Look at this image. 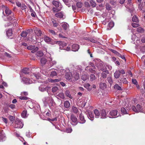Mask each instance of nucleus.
Listing matches in <instances>:
<instances>
[{
	"instance_id": "49",
	"label": "nucleus",
	"mask_w": 145,
	"mask_h": 145,
	"mask_svg": "<svg viewBox=\"0 0 145 145\" xmlns=\"http://www.w3.org/2000/svg\"><path fill=\"white\" fill-rule=\"evenodd\" d=\"M81 79L84 81H85L88 78V77L86 75H84L81 76Z\"/></svg>"
},
{
	"instance_id": "15",
	"label": "nucleus",
	"mask_w": 145,
	"mask_h": 145,
	"mask_svg": "<svg viewBox=\"0 0 145 145\" xmlns=\"http://www.w3.org/2000/svg\"><path fill=\"white\" fill-rule=\"evenodd\" d=\"M72 74L70 72H69L66 73L65 77L67 80H70L72 78Z\"/></svg>"
},
{
	"instance_id": "9",
	"label": "nucleus",
	"mask_w": 145,
	"mask_h": 145,
	"mask_svg": "<svg viewBox=\"0 0 145 145\" xmlns=\"http://www.w3.org/2000/svg\"><path fill=\"white\" fill-rule=\"evenodd\" d=\"M101 118H105L107 117V114L104 109H103L100 111V116Z\"/></svg>"
},
{
	"instance_id": "19",
	"label": "nucleus",
	"mask_w": 145,
	"mask_h": 145,
	"mask_svg": "<svg viewBox=\"0 0 145 145\" xmlns=\"http://www.w3.org/2000/svg\"><path fill=\"white\" fill-rule=\"evenodd\" d=\"M27 110H23L21 116L24 118H26L27 117L28 114H27Z\"/></svg>"
},
{
	"instance_id": "35",
	"label": "nucleus",
	"mask_w": 145,
	"mask_h": 145,
	"mask_svg": "<svg viewBox=\"0 0 145 145\" xmlns=\"http://www.w3.org/2000/svg\"><path fill=\"white\" fill-rule=\"evenodd\" d=\"M47 62V60L46 59L43 58L40 60V62L42 65L45 64Z\"/></svg>"
},
{
	"instance_id": "16",
	"label": "nucleus",
	"mask_w": 145,
	"mask_h": 145,
	"mask_svg": "<svg viewBox=\"0 0 145 145\" xmlns=\"http://www.w3.org/2000/svg\"><path fill=\"white\" fill-rule=\"evenodd\" d=\"M35 34L38 36H41L42 34V33L40 30L39 29L36 28L34 30Z\"/></svg>"
},
{
	"instance_id": "20",
	"label": "nucleus",
	"mask_w": 145,
	"mask_h": 145,
	"mask_svg": "<svg viewBox=\"0 0 145 145\" xmlns=\"http://www.w3.org/2000/svg\"><path fill=\"white\" fill-rule=\"evenodd\" d=\"M88 118L91 120L92 121L94 118V116L93 114L91 112H88Z\"/></svg>"
},
{
	"instance_id": "28",
	"label": "nucleus",
	"mask_w": 145,
	"mask_h": 145,
	"mask_svg": "<svg viewBox=\"0 0 145 145\" xmlns=\"http://www.w3.org/2000/svg\"><path fill=\"white\" fill-rule=\"evenodd\" d=\"M100 88L102 89H104L106 88V85L105 83H101L100 84Z\"/></svg>"
},
{
	"instance_id": "1",
	"label": "nucleus",
	"mask_w": 145,
	"mask_h": 145,
	"mask_svg": "<svg viewBox=\"0 0 145 145\" xmlns=\"http://www.w3.org/2000/svg\"><path fill=\"white\" fill-rule=\"evenodd\" d=\"M31 79L30 80L29 78L23 77L22 79V81L25 84H31L34 83V82L35 81V79H38L41 78V77L39 73H34L31 76Z\"/></svg>"
},
{
	"instance_id": "59",
	"label": "nucleus",
	"mask_w": 145,
	"mask_h": 145,
	"mask_svg": "<svg viewBox=\"0 0 145 145\" xmlns=\"http://www.w3.org/2000/svg\"><path fill=\"white\" fill-rule=\"evenodd\" d=\"M122 81L124 84H127L128 83V82L125 78H123L122 79Z\"/></svg>"
},
{
	"instance_id": "26",
	"label": "nucleus",
	"mask_w": 145,
	"mask_h": 145,
	"mask_svg": "<svg viewBox=\"0 0 145 145\" xmlns=\"http://www.w3.org/2000/svg\"><path fill=\"white\" fill-rule=\"evenodd\" d=\"M132 82L133 84L136 85V86L138 89H139V86L137 82L135 79L133 78L132 79Z\"/></svg>"
},
{
	"instance_id": "25",
	"label": "nucleus",
	"mask_w": 145,
	"mask_h": 145,
	"mask_svg": "<svg viewBox=\"0 0 145 145\" xmlns=\"http://www.w3.org/2000/svg\"><path fill=\"white\" fill-rule=\"evenodd\" d=\"M73 76L76 80H78L79 78V74L76 72H74L73 75Z\"/></svg>"
},
{
	"instance_id": "52",
	"label": "nucleus",
	"mask_w": 145,
	"mask_h": 145,
	"mask_svg": "<svg viewBox=\"0 0 145 145\" xmlns=\"http://www.w3.org/2000/svg\"><path fill=\"white\" fill-rule=\"evenodd\" d=\"M132 110L136 112H138L137 110V107H136L135 106H133L132 107Z\"/></svg>"
},
{
	"instance_id": "60",
	"label": "nucleus",
	"mask_w": 145,
	"mask_h": 145,
	"mask_svg": "<svg viewBox=\"0 0 145 145\" xmlns=\"http://www.w3.org/2000/svg\"><path fill=\"white\" fill-rule=\"evenodd\" d=\"M101 70L103 71V72H105V73H107V74H109V71L107 70V69H101Z\"/></svg>"
},
{
	"instance_id": "22",
	"label": "nucleus",
	"mask_w": 145,
	"mask_h": 145,
	"mask_svg": "<svg viewBox=\"0 0 145 145\" xmlns=\"http://www.w3.org/2000/svg\"><path fill=\"white\" fill-rule=\"evenodd\" d=\"M120 75V73L119 70L116 71L114 73V77L116 79L119 78Z\"/></svg>"
},
{
	"instance_id": "53",
	"label": "nucleus",
	"mask_w": 145,
	"mask_h": 145,
	"mask_svg": "<svg viewBox=\"0 0 145 145\" xmlns=\"http://www.w3.org/2000/svg\"><path fill=\"white\" fill-rule=\"evenodd\" d=\"M63 1L65 5H68L69 7L70 6L69 3V0H63Z\"/></svg>"
},
{
	"instance_id": "32",
	"label": "nucleus",
	"mask_w": 145,
	"mask_h": 145,
	"mask_svg": "<svg viewBox=\"0 0 145 145\" xmlns=\"http://www.w3.org/2000/svg\"><path fill=\"white\" fill-rule=\"evenodd\" d=\"M22 72L23 73L26 74H28L29 73V69L27 68H25L22 70Z\"/></svg>"
},
{
	"instance_id": "57",
	"label": "nucleus",
	"mask_w": 145,
	"mask_h": 145,
	"mask_svg": "<svg viewBox=\"0 0 145 145\" xmlns=\"http://www.w3.org/2000/svg\"><path fill=\"white\" fill-rule=\"evenodd\" d=\"M66 132L68 133H71L72 131V129L71 128H68L66 130Z\"/></svg>"
},
{
	"instance_id": "5",
	"label": "nucleus",
	"mask_w": 145,
	"mask_h": 145,
	"mask_svg": "<svg viewBox=\"0 0 145 145\" xmlns=\"http://www.w3.org/2000/svg\"><path fill=\"white\" fill-rule=\"evenodd\" d=\"M109 115L111 116L109 117L110 118H116L118 117L120 115V114L118 112L117 110H112L109 112Z\"/></svg>"
},
{
	"instance_id": "27",
	"label": "nucleus",
	"mask_w": 145,
	"mask_h": 145,
	"mask_svg": "<svg viewBox=\"0 0 145 145\" xmlns=\"http://www.w3.org/2000/svg\"><path fill=\"white\" fill-rule=\"evenodd\" d=\"M70 106V104L68 101H65L64 103V106L66 108H69Z\"/></svg>"
},
{
	"instance_id": "23",
	"label": "nucleus",
	"mask_w": 145,
	"mask_h": 145,
	"mask_svg": "<svg viewBox=\"0 0 145 145\" xmlns=\"http://www.w3.org/2000/svg\"><path fill=\"white\" fill-rule=\"evenodd\" d=\"M62 26L64 30H66L69 28V25L67 23L65 22L63 23L62 25Z\"/></svg>"
},
{
	"instance_id": "44",
	"label": "nucleus",
	"mask_w": 145,
	"mask_h": 145,
	"mask_svg": "<svg viewBox=\"0 0 145 145\" xmlns=\"http://www.w3.org/2000/svg\"><path fill=\"white\" fill-rule=\"evenodd\" d=\"M27 31H23L21 34V36L23 37H25L27 35Z\"/></svg>"
},
{
	"instance_id": "21",
	"label": "nucleus",
	"mask_w": 145,
	"mask_h": 145,
	"mask_svg": "<svg viewBox=\"0 0 145 145\" xmlns=\"http://www.w3.org/2000/svg\"><path fill=\"white\" fill-rule=\"evenodd\" d=\"M62 9L61 8L54 7L52 8V10L53 13H55L60 11Z\"/></svg>"
},
{
	"instance_id": "38",
	"label": "nucleus",
	"mask_w": 145,
	"mask_h": 145,
	"mask_svg": "<svg viewBox=\"0 0 145 145\" xmlns=\"http://www.w3.org/2000/svg\"><path fill=\"white\" fill-rule=\"evenodd\" d=\"M60 80L58 79H50L49 81L51 82H56L60 81Z\"/></svg>"
},
{
	"instance_id": "41",
	"label": "nucleus",
	"mask_w": 145,
	"mask_h": 145,
	"mask_svg": "<svg viewBox=\"0 0 145 145\" xmlns=\"http://www.w3.org/2000/svg\"><path fill=\"white\" fill-rule=\"evenodd\" d=\"M83 4L81 2H78L76 4V6L78 8H81Z\"/></svg>"
},
{
	"instance_id": "3",
	"label": "nucleus",
	"mask_w": 145,
	"mask_h": 145,
	"mask_svg": "<svg viewBox=\"0 0 145 145\" xmlns=\"http://www.w3.org/2000/svg\"><path fill=\"white\" fill-rule=\"evenodd\" d=\"M79 46H72V48H71V46H60V48L61 50H65L68 51L71 49L73 51H76L79 49Z\"/></svg>"
},
{
	"instance_id": "24",
	"label": "nucleus",
	"mask_w": 145,
	"mask_h": 145,
	"mask_svg": "<svg viewBox=\"0 0 145 145\" xmlns=\"http://www.w3.org/2000/svg\"><path fill=\"white\" fill-rule=\"evenodd\" d=\"M15 117L14 116H10V125H11L15 122Z\"/></svg>"
},
{
	"instance_id": "7",
	"label": "nucleus",
	"mask_w": 145,
	"mask_h": 145,
	"mask_svg": "<svg viewBox=\"0 0 145 145\" xmlns=\"http://www.w3.org/2000/svg\"><path fill=\"white\" fill-rule=\"evenodd\" d=\"M36 46H27V48L29 50H31V52L32 53H34L37 51L39 49V48L37 46L35 47Z\"/></svg>"
},
{
	"instance_id": "29",
	"label": "nucleus",
	"mask_w": 145,
	"mask_h": 145,
	"mask_svg": "<svg viewBox=\"0 0 145 145\" xmlns=\"http://www.w3.org/2000/svg\"><path fill=\"white\" fill-rule=\"evenodd\" d=\"M89 3L91 6L93 7H95L96 6V4L95 1L91 0L90 1Z\"/></svg>"
},
{
	"instance_id": "11",
	"label": "nucleus",
	"mask_w": 145,
	"mask_h": 145,
	"mask_svg": "<svg viewBox=\"0 0 145 145\" xmlns=\"http://www.w3.org/2000/svg\"><path fill=\"white\" fill-rule=\"evenodd\" d=\"M52 4L56 7L62 8V6L59 1H53L52 2Z\"/></svg>"
},
{
	"instance_id": "45",
	"label": "nucleus",
	"mask_w": 145,
	"mask_h": 145,
	"mask_svg": "<svg viewBox=\"0 0 145 145\" xmlns=\"http://www.w3.org/2000/svg\"><path fill=\"white\" fill-rule=\"evenodd\" d=\"M107 80L108 82L110 84H112L113 80L112 77H108L107 78Z\"/></svg>"
},
{
	"instance_id": "8",
	"label": "nucleus",
	"mask_w": 145,
	"mask_h": 145,
	"mask_svg": "<svg viewBox=\"0 0 145 145\" xmlns=\"http://www.w3.org/2000/svg\"><path fill=\"white\" fill-rule=\"evenodd\" d=\"M21 96L19 97V98L21 100H27L28 98L26 96L28 95L27 92L26 91L22 92L21 93Z\"/></svg>"
},
{
	"instance_id": "17",
	"label": "nucleus",
	"mask_w": 145,
	"mask_h": 145,
	"mask_svg": "<svg viewBox=\"0 0 145 145\" xmlns=\"http://www.w3.org/2000/svg\"><path fill=\"white\" fill-rule=\"evenodd\" d=\"M56 97L58 99H63L65 98V96L63 93V92H61L60 93H59L57 95Z\"/></svg>"
},
{
	"instance_id": "36",
	"label": "nucleus",
	"mask_w": 145,
	"mask_h": 145,
	"mask_svg": "<svg viewBox=\"0 0 145 145\" xmlns=\"http://www.w3.org/2000/svg\"><path fill=\"white\" fill-rule=\"evenodd\" d=\"M44 54L41 51H39L37 53L36 55L37 56L41 57Z\"/></svg>"
},
{
	"instance_id": "40",
	"label": "nucleus",
	"mask_w": 145,
	"mask_h": 145,
	"mask_svg": "<svg viewBox=\"0 0 145 145\" xmlns=\"http://www.w3.org/2000/svg\"><path fill=\"white\" fill-rule=\"evenodd\" d=\"M52 22L54 26L55 27H56L58 25V24L57 23L56 21L54 19H52Z\"/></svg>"
},
{
	"instance_id": "63",
	"label": "nucleus",
	"mask_w": 145,
	"mask_h": 145,
	"mask_svg": "<svg viewBox=\"0 0 145 145\" xmlns=\"http://www.w3.org/2000/svg\"><path fill=\"white\" fill-rule=\"evenodd\" d=\"M48 121H57V118H55L52 119H51L50 118H48Z\"/></svg>"
},
{
	"instance_id": "56",
	"label": "nucleus",
	"mask_w": 145,
	"mask_h": 145,
	"mask_svg": "<svg viewBox=\"0 0 145 145\" xmlns=\"http://www.w3.org/2000/svg\"><path fill=\"white\" fill-rule=\"evenodd\" d=\"M49 31L50 33H51L53 35H55L56 33L55 32L54 30L52 29H49Z\"/></svg>"
},
{
	"instance_id": "12",
	"label": "nucleus",
	"mask_w": 145,
	"mask_h": 145,
	"mask_svg": "<svg viewBox=\"0 0 145 145\" xmlns=\"http://www.w3.org/2000/svg\"><path fill=\"white\" fill-rule=\"evenodd\" d=\"M136 107L138 112H140L145 114V108H142L141 106L138 104L137 105Z\"/></svg>"
},
{
	"instance_id": "2",
	"label": "nucleus",
	"mask_w": 145,
	"mask_h": 145,
	"mask_svg": "<svg viewBox=\"0 0 145 145\" xmlns=\"http://www.w3.org/2000/svg\"><path fill=\"white\" fill-rule=\"evenodd\" d=\"M24 126V123L22 120L18 118L15 120L14 124L12 125L13 127L15 128H22Z\"/></svg>"
},
{
	"instance_id": "46",
	"label": "nucleus",
	"mask_w": 145,
	"mask_h": 145,
	"mask_svg": "<svg viewBox=\"0 0 145 145\" xmlns=\"http://www.w3.org/2000/svg\"><path fill=\"white\" fill-rule=\"evenodd\" d=\"M58 89V88L57 87H53L52 89V91L54 93L56 92Z\"/></svg>"
},
{
	"instance_id": "33",
	"label": "nucleus",
	"mask_w": 145,
	"mask_h": 145,
	"mask_svg": "<svg viewBox=\"0 0 145 145\" xmlns=\"http://www.w3.org/2000/svg\"><path fill=\"white\" fill-rule=\"evenodd\" d=\"M114 25V23L112 22H110L108 24V29H110Z\"/></svg>"
},
{
	"instance_id": "18",
	"label": "nucleus",
	"mask_w": 145,
	"mask_h": 145,
	"mask_svg": "<svg viewBox=\"0 0 145 145\" xmlns=\"http://www.w3.org/2000/svg\"><path fill=\"white\" fill-rule=\"evenodd\" d=\"M94 112L96 118H98L100 117V112L97 109L94 110Z\"/></svg>"
},
{
	"instance_id": "61",
	"label": "nucleus",
	"mask_w": 145,
	"mask_h": 145,
	"mask_svg": "<svg viewBox=\"0 0 145 145\" xmlns=\"http://www.w3.org/2000/svg\"><path fill=\"white\" fill-rule=\"evenodd\" d=\"M140 49L142 52H144L145 50V46H142V47H140Z\"/></svg>"
},
{
	"instance_id": "31",
	"label": "nucleus",
	"mask_w": 145,
	"mask_h": 145,
	"mask_svg": "<svg viewBox=\"0 0 145 145\" xmlns=\"http://www.w3.org/2000/svg\"><path fill=\"white\" fill-rule=\"evenodd\" d=\"M109 50L115 54L117 56H118L119 55L120 56V54L116 50L112 49H110Z\"/></svg>"
},
{
	"instance_id": "58",
	"label": "nucleus",
	"mask_w": 145,
	"mask_h": 145,
	"mask_svg": "<svg viewBox=\"0 0 145 145\" xmlns=\"http://www.w3.org/2000/svg\"><path fill=\"white\" fill-rule=\"evenodd\" d=\"M101 77L103 78H105L106 77V74L104 72H102L101 74Z\"/></svg>"
},
{
	"instance_id": "55",
	"label": "nucleus",
	"mask_w": 145,
	"mask_h": 145,
	"mask_svg": "<svg viewBox=\"0 0 145 145\" xmlns=\"http://www.w3.org/2000/svg\"><path fill=\"white\" fill-rule=\"evenodd\" d=\"M132 25L133 27H138L139 25L138 24L134 23L132 24Z\"/></svg>"
},
{
	"instance_id": "34",
	"label": "nucleus",
	"mask_w": 145,
	"mask_h": 145,
	"mask_svg": "<svg viewBox=\"0 0 145 145\" xmlns=\"http://www.w3.org/2000/svg\"><path fill=\"white\" fill-rule=\"evenodd\" d=\"M121 112L123 114H127V110L124 107H122L121 108Z\"/></svg>"
},
{
	"instance_id": "4",
	"label": "nucleus",
	"mask_w": 145,
	"mask_h": 145,
	"mask_svg": "<svg viewBox=\"0 0 145 145\" xmlns=\"http://www.w3.org/2000/svg\"><path fill=\"white\" fill-rule=\"evenodd\" d=\"M3 17L4 20L8 21L9 20V9L6 7H3Z\"/></svg>"
},
{
	"instance_id": "54",
	"label": "nucleus",
	"mask_w": 145,
	"mask_h": 145,
	"mask_svg": "<svg viewBox=\"0 0 145 145\" xmlns=\"http://www.w3.org/2000/svg\"><path fill=\"white\" fill-rule=\"evenodd\" d=\"M87 39L88 40L93 43H96V42H97L94 39L92 38L88 39L87 38Z\"/></svg>"
},
{
	"instance_id": "62",
	"label": "nucleus",
	"mask_w": 145,
	"mask_h": 145,
	"mask_svg": "<svg viewBox=\"0 0 145 145\" xmlns=\"http://www.w3.org/2000/svg\"><path fill=\"white\" fill-rule=\"evenodd\" d=\"M20 7H21V8L22 10L25 9L26 8V6L24 4H23L21 5V6Z\"/></svg>"
},
{
	"instance_id": "30",
	"label": "nucleus",
	"mask_w": 145,
	"mask_h": 145,
	"mask_svg": "<svg viewBox=\"0 0 145 145\" xmlns=\"http://www.w3.org/2000/svg\"><path fill=\"white\" fill-rule=\"evenodd\" d=\"M78 110L77 108L74 106H72V111L74 113H77L78 112Z\"/></svg>"
},
{
	"instance_id": "42",
	"label": "nucleus",
	"mask_w": 145,
	"mask_h": 145,
	"mask_svg": "<svg viewBox=\"0 0 145 145\" xmlns=\"http://www.w3.org/2000/svg\"><path fill=\"white\" fill-rule=\"evenodd\" d=\"M144 29L143 28L140 27H139L137 28V31L140 33H142L144 32Z\"/></svg>"
},
{
	"instance_id": "48",
	"label": "nucleus",
	"mask_w": 145,
	"mask_h": 145,
	"mask_svg": "<svg viewBox=\"0 0 145 145\" xmlns=\"http://www.w3.org/2000/svg\"><path fill=\"white\" fill-rule=\"evenodd\" d=\"M90 86V84L88 83L86 84H84V87L89 91L90 90V89H89V87Z\"/></svg>"
},
{
	"instance_id": "64",
	"label": "nucleus",
	"mask_w": 145,
	"mask_h": 145,
	"mask_svg": "<svg viewBox=\"0 0 145 145\" xmlns=\"http://www.w3.org/2000/svg\"><path fill=\"white\" fill-rule=\"evenodd\" d=\"M110 3L112 5L114 6L116 4V3L113 0L110 1Z\"/></svg>"
},
{
	"instance_id": "50",
	"label": "nucleus",
	"mask_w": 145,
	"mask_h": 145,
	"mask_svg": "<svg viewBox=\"0 0 145 145\" xmlns=\"http://www.w3.org/2000/svg\"><path fill=\"white\" fill-rule=\"evenodd\" d=\"M90 77V79L91 81L95 80L96 78L95 75L92 74L91 75Z\"/></svg>"
},
{
	"instance_id": "13",
	"label": "nucleus",
	"mask_w": 145,
	"mask_h": 145,
	"mask_svg": "<svg viewBox=\"0 0 145 145\" xmlns=\"http://www.w3.org/2000/svg\"><path fill=\"white\" fill-rule=\"evenodd\" d=\"M80 118V123L82 124L86 122V120L85 119L84 117L83 114L81 113L79 115Z\"/></svg>"
},
{
	"instance_id": "51",
	"label": "nucleus",
	"mask_w": 145,
	"mask_h": 145,
	"mask_svg": "<svg viewBox=\"0 0 145 145\" xmlns=\"http://www.w3.org/2000/svg\"><path fill=\"white\" fill-rule=\"evenodd\" d=\"M57 75V73L55 71H52L50 74L51 76L53 77Z\"/></svg>"
},
{
	"instance_id": "47",
	"label": "nucleus",
	"mask_w": 145,
	"mask_h": 145,
	"mask_svg": "<svg viewBox=\"0 0 145 145\" xmlns=\"http://www.w3.org/2000/svg\"><path fill=\"white\" fill-rule=\"evenodd\" d=\"M106 9L108 10H111L112 8L108 3H106Z\"/></svg>"
},
{
	"instance_id": "43",
	"label": "nucleus",
	"mask_w": 145,
	"mask_h": 145,
	"mask_svg": "<svg viewBox=\"0 0 145 145\" xmlns=\"http://www.w3.org/2000/svg\"><path fill=\"white\" fill-rule=\"evenodd\" d=\"M132 21L133 22H137L138 21V19L136 16H134L132 18Z\"/></svg>"
},
{
	"instance_id": "37",
	"label": "nucleus",
	"mask_w": 145,
	"mask_h": 145,
	"mask_svg": "<svg viewBox=\"0 0 145 145\" xmlns=\"http://www.w3.org/2000/svg\"><path fill=\"white\" fill-rule=\"evenodd\" d=\"M44 40L45 41L47 42H49L51 41V39L49 37L46 36H44Z\"/></svg>"
},
{
	"instance_id": "6",
	"label": "nucleus",
	"mask_w": 145,
	"mask_h": 145,
	"mask_svg": "<svg viewBox=\"0 0 145 145\" xmlns=\"http://www.w3.org/2000/svg\"><path fill=\"white\" fill-rule=\"evenodd\" d=\"M70 119L72 121V124L75 125L77 124L78 121L77 119L76 116L73 114H72L70 117Z\"/></svg>"
},
{
	"instance_id": "39",
	"label": "nucleus",
	"mask_w": 145,
	"mask_h": 145,
	"mask_svg": "<svg viewBox=\"0 0 145 145\" xmlns=\"http://www.w3.org/2000/svg\"><path fill=\"white\" fill-rule=\"evenodd\" d=\"M114 88L119 90H122L121 87L118 84H116L114 86Z\"/></svg>"
},
{
	"instance_id": "14",
	"label": "nucleus",
	"mask_w": 145,
	"mask_h": 145,
	"mask_svg": "<svg viewBox=\"0 0 145 145\" xmlns=\"http://www.w3.org/2000/svg\"><path fill=\"white\" fill-rule=\"evenodd\" d=\"M39 89L40 91L43 92L48 90V87L43 85H41L39 87Z\"/></svg>"
},
{
	"instance_id": "10",
	"label": "nucleus",
	"mask_w": 145,
	"mask_h": 145,
	"mask_svg": "<svg viewBox=\"0 0 145 145\" xmlns=\"http://www.w3.org/2000/svg\"><path fill=\"white\" fill-rule=\"evenodd\" d=\"M55 16L56 17L60 18H65V16L62 12L57 13L55 14Z\"/></svg>"
}]
</instances>
